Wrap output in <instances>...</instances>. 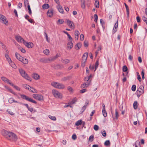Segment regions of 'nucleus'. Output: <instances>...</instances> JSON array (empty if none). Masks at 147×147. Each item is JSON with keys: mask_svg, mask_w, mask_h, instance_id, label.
I'll return each mask as SVG.
<instances>
[{"mask_svg": "<svg viewBox=\"0 0 147 147\" xmlns=\"http://www.w3.org/2000/svg\"><path fill=\"white\" fill-rule=\"evenodd\" d=\"M102 114H103V115L105 117H107V112L105 110H102Z\"/></svg>", "mask_w": 147, "mask_h": 147, "instance_id": "44", "label": "nucleus"}, {"mask_svg": "<svg viewBox=\"0 0 147 147\" xmlns=\"http://www.w3.org/2000/svg\"><path fill=\"white\" fill-rule=\"evenodd\" d=\"M32 96L35 99L39 101L43 100L44 99L43 96L41 94H34L32 95Z\"/></svg>", "mask_w": 147, "mask_h": 147, "instance_id": "6", "label": "nucleus"}, {"mask_svg": "<svg viewBox=\"0 0 147 147\" xmlns=\"http://www.w3.org/2000/svg\"><path fill=\"white\" fill-rule=\"evenodd\" d=\"M98 65H99L98 61V60H97L95 64V69L94 70V71H96V69H97V68L98 67Z\"/></svg>", "mask_w": 147, "mask_h": 147, "instance_id": "42", "label": "nucleus"}, {"mask_svg": "<svg viewBox=\"0 0 147 147\" xmlns=\"http://www.w3.org/2000/svg\"><path fill=\"white\" fill-rule=\"evenodd\" d=\"M82 46V44L81 43L79 42L76 45V47H77V50L79 49Z\"/></svg>", "mask_w": 147, "mask_h": 147, "instance_id": "37", "label": "nucleus"}, {"mask_svg": "<svg viewBox=\"0 0 147 147\" xmlns=\"http://www.w3.org/2000/svg\"><path fill=\"white\" fill-rule=\"evenodd\" d=\"M63 66L62 65H57L56 66V68L57 69H59L63 68Z\"/></svg>", "mask_w": 147, "mask_h": 147, "instance_id": "48", "label": "nucleus"}, {"mask_svg": "<svg viewBox=\"0 0 147 147\" xmlns=\"http://www.w3.org/2000/svg\"><path fill=\"white\" fill-rule=\"evenodd\" d=\"M10 85L13 87L14 88H15V89H16V90H18V87L17 86H16L15 85H14L13 83H11V84H10Z\"/></svg>", "mask_w": 147, "mask_h": 147, "instance_id": "60", "label": "nucleus"}, {"mask_svg": "<svg viewBox=\"0 0 147 147\" xmlns=\"http://www.w3.org/2000/svg\"><path fill=\"white\" fill-rule=\"evenodd\" d=\"M64 22V21L62 19H59L57 22V24H63Z\"/></svg>", "mask_w": 147, "mask_h": 147, "instance_id": "28", "label": "nucleus"}, {"mask_svg": "<svg viewBox=\"0 0 147 147\" xmlns=\"http://www.w3.org/2000/svg\"><path fill=\"white\" fill-rule=\"evenodd\" d=\"M118 23L117 20L115 24L114 27L112 30V33L113 34H114L117 31L118 27Z\"/></svg>", "mask_w": 147, "mask_h": 147, "instance_id": "12", "label": "nucleus"}, {"mask_svg": "<svg viewBox=\"0 0 147 147\" xmlns=\"http://www.w3.org/2000/svg\"><path fill=\"white\" fill-rule=\"evenodd\" d=\"M61 61L64 63L67 64L69 63L70 62V60L68 59H61Z\"/></svg>", "mask_w": 147, "mask_h": 147, "instance_id": "19", "label": "nucleus"}, {"mask_svg": "<svg viewBox=\"0 0 147 147\" xmlns=\"http://www.w3.org/2000/svg\"><path fill=\"white\" fill-rule=\"evenodd\" d=\"M5 87L7 90L8 91H9V92L14 94H15L14 92H13L12 89H11L10 88L6 86H5Z\"/></svg>", "mask_w": 147, "mask_h": 147, "instance_id": "26", "label": "nucleus"}, {"mask_svg": "<svg viewBox=\"0 0 147 147\" xmlns=\"http://www.w3.org/2000/svg\"><path fill=\"white\" fill-rule=\"evenodd\" d=\"M103 136L105 137L106 136V133L105 130H103L101 132Z\"/></svg>", "mask_w": 147, "mask_h": 147, "instance_id": "53", "label": "nucleus"}, {"mask_svg": "<svg viewBox=\"0 0 147 147\" xmlns=\"http://www.w3.org/2000/svg\"><path fill=\"white\" fill-rule=\"evenodd\" d=\"M31 92L33 93H37V90L34 88H30L29 90Z\"/></svg>", "mask_w": 147, "mask_h": 147, "instance_id": "32", "label": "nucleus"}, {"mask_svg": "<svg viewBox=\"0 0 147 147\" xmlns=\"http://www.w3.org/2000/svg\"><path fill=\"white\" fill-rule=\"evenodd\" d=\"M141 75L142 76V79L144 80V71L143 70L141 72Z\"/></svg>", "mask_w": 147, "mask_h": 147, "instance_id": "63", "label": "nucleus"}, {"mask_svg": "<svg viewBox=\"0 0 147 147\" xmlns=\"http://www.w3.org/2000/svg\"><path fill=\"white\" fill-rule=\"evenodd\" d=\"M19 42L21 43H23L24 45L25 44L26 42L24 40L21 36H19Z\"/></svg>", "mask_w": 147, "mask_h": 147, "instance_id": "25", "label": "nucleus"}, {"mask_svg": "<svg viewBox=\"0 0 147 147\" xmlns=\"http://www.w3.org/2000/svg\"><path fill=\"white\" fill-rule=\"evenodd\" d=\"M5 56L8 62L11 61V60L7 54H5Z\"/></svg>", "mask_w": 147, "mask_h": 147, "instance_id": "24", "label": "nucleus"}, {"mask_svg": "<svg viewBox=\"0 0 147 147\" xmlns=\"http://www.w3.org/2000/svg\"><path fill=\"white\" fill-rule=\"evenodd\" d=\"M142 19L143 21L145 22L147 21V18L145 16H143L142 18Z\"/></svg>", "mask_w": 147, "mask_h": 147, "instance_id": "64", "label": "nucleus"}, {"mask_svg": "<svg viewBox=\"0 0 147 147\" xmlns=\"http://www.w3.org/2000/svg\"><path fill=\"white\" fill-rule=\"evenodd\" d=\"M73 47V43L72 41L68 42L67 45V48L69 50H70Z\"/></svg>", "mask_w": 147, "mask_h": 147, "instance_id": "16", "label": "nucleus"}, {"mask_svg": "<svg viewBox=\"0 0 147 147\" xmlns=\"http://www.w3.org/2000/svg\"><path fill=\"white\" fill-rule=\"evenodd\" d=\"M52 93L54 96L56 98H62V94L56 90H52Z\"/></svg>", "mask_w": 147, "mask_h": 147, "instance_id": "4", "label": "nucleus"}, {"mask_svg": "<svg viewBox=\"0 0 147 147\" xmlns=\"http://www.w3.org/2000/svg\"><path fill=\"white\" fill-rule=\"evenodd\" d=\"M68 36V42L69 41H72V38H71V36H70V35H68V36Z\"/></svg>", "mask_w": 147, "mask_h": 147, "instance_id": "52", "label": "nucleus"}, {"mask_svg": "<svg viewBox=\"0 0 147 147\" xmlns=\"http://www.w3.org/2000/svg\"><path fill=\"white\" fill-rule=\"evenodd\" d=\"M66 21L67 25L69 26L70 28L74 29V25L73 22L68 19H67Z\"/></svg>", "mask_w": 147, "mask_h": 147, "instance_id": "9", "label": "nucleus"}, {"mask_svg": "<svg viewBox=\"0 0 147 147\" xmlns=\"http://www.w3.org/2000/svg\"><path fill=\"white\" fill-rule=\"evenodd\" d=\"M19 72L21 76L26 80L31 82L32 79L30 76L27 74L25 71L22 69H19Z\"/></svg>", "mask_w": 147, "mask_h": 147, "instance_id": "2", "label": "nucleus"}, {"mask_svg": "<svg viewBox=\"0 0 147 147\" xmlns=\"http://www.w3.org/2000/svg\"><path fill=\"white\" fill-rule=\"evenodd\" d=\"M57 8L59 12L62 14L64 13V11L63 9L62 8L61 5L60 4L57 5Z\"/></svg>", "mask_w": 147, "mask_h": 147, "instance_id": "15", "label": "nucleus"}, {"mask_svg": "<svg viewBox=\"0 0 147 147\" xmlns=\"http://www.w3.org/2000/svg\"><path fill=\"white\" fill-rule=\"evenodd\" d=\"M81 2V6L82 9L85 8V0H80Z\"/></svg>", "mask_w": 147, "mask_h": 147, "instance_id": "21", "label": "nucleus"}, {"mask_svg": "<svg viewBox=\"0 0 147 147\" xmlns=\"http://www.w3.org/2000/svg\"><path fill=\"white\" fill-rule=\"evenodd\" d=\"M52 57H50L46 58L47 63H48L50 62L54 61Z\"/></svg>", "mask_w": 147, "mask_h": 147, "instance_id": "30", "label": "nucleus"}, {"mask_svg": "<svg viewBox=\"0 0 147 147\" xmlns=\"http://www.w3.org/2000/svg\"><path fill=\"white\" fill-rule=\"evenodd\" d=\"M94 21L96 22H97V20H98V16L97 14H95L94 15Z\"/></svg>", "mask_w": 147, "mask_h": 147, "instance_id": "59", "label": "nucleus"}, {"mask_svg": "<svg viewBox=\"0 0 147 147\" xmlns=\"http://www.w3.org/2000/svg\"><path fill=\"white\" fill-rule=\"evenodd\" d=\"M144 87L143 86L141 85L140 86L139 88L137 90V93L141 94L143 93L144 92Z\"/></svg>", "mask_w": 147, "mask_h": 147, "instance_id": "11", "label": "nucleus"}, {"mask_svg": "<svg viewBox=\"0 0 147 147\" xmlns=\"http://www.w3.org/2000/svg\"><path fill=\"white\" fill-rule=\"evenodd\" d=\"M84 35L83 34H81L80 35V39L81 41H82L84 39Z\"/></svg>", "mask_w": 147, "mask_h": 147, "instance_id": "62", "label": "nucleus"}, {"mask_svg": "<svg viewBox=\"0 0 147 147\" xmlns=\"http://www.w3.org/2000/svg\"><path fill=\"white\" fill-rule=\"evenodd\" d=\"M21 97L23 99H24L27 101L35 104H36L37 103L36 101L33 100L32 98L25 95L23 94L21 95Z\"/></svg>", "mask_w": 147, "mask_h": 147, "instance_id": "5", "label": "nucleus"}, {"mask_svg": "<svg viewBox=\"0 0 147 147\" xmlns=\"http://www.w3.org/2000/svg\"><path fill=\"white\" fill-rule=\"evenodd\" d=\"M24 45L29 49L31 48L34 46V44L31 42H26Z\"/></svg>", "mask_w": 147, "mask_h": 147, "instance_id": "13", "label": "nucleus"}, {"mask_svg": "<svg viewBox=\"0 0 147 147\" xmlns=\"http://www.w3.org/2000/svg\"><path fill=\"white\" fill-rule=\"evenodd\" d=\"M124 5H125V7L126 8V11H127V14L128 15H129V9L127 5L126 4V3H124Z\"/></svg>", "mask_w": 147, "mask_h": 147, "instance_id": "41", "label": "nucleus"}, {"mask_svg": "<svg viewBox=\"0 0 147 147\" xmlns=\"http://www.w3.org/2000/svg\"><path fill=\"white\" fill-rule=\"evenodd\" d=\"M119 115L117 111V109H116L115 110V119H117L119 117Z\"/></svg>", "mask_w": 147, "mask_h": 147, "instance_id": "40", "label": "nucleus"}, {"mask_svg": "<svg viewBox=\"0 0 147 147\" xmlns=\"http://www.w3.org/2000/svg\"><path fill=\"white\" fill-rule=\"evenodd\" d=\"M23 86L25 88L28 89L29 90L30 88H31V87L29 85L26 84L24 85Z\"/></svg>", "mask_w": 147, "mask_h": 147, "instance_id": "47", "label": "nucleus"}, {"mask_svg": "<svg viewBox=\"0 0 147 147\" xmlns=\"http://www.w3.org/2000/svg\"><path fill=\"white\" fill-rule=\"evenodd\" d=\"M84 46L85 47H87L88 46V41L85 40L84 42Z\"/></svg>", "mask_w": 147, "mask_h": 147, "instance_id": "54", "label": "nucleus"}, {"mask_svg": "<svg viewBox=\"0 0 147 147\" xmlns=\"http://www.w3.org/2000/svg\"><path fill=\"white\" fill-rule=\"evenodd\" d=\"M54 9L52 8L49 9L47 12V15L49 17H52L53 15Z\"/></svg>", "mask_w": 147, "mask_h": 147, "instance_id": "8", "label": "nucleus"}, {"mask_svg": "<svg viewBox=\"0 0 147 147\" xmlns=\"http://www.w3.org/2000/svg\"><path fill=\"white\" fill-rule=\"evenodd\" d=\"M1 79L4 82L10 84H11V82H10V81L6 78L4 77H1Z\"/></svg>", "mask_w": 147, "mask_h": 147, "instance_id": "17", "label": "nucleus"}, {"mask_svg": "<svg viewBox=\"0 0 147 147\" xmlns=\"http://www.w3.org/2000/svg\"><path fill=\"white\" fill-rule=\"evenodd\" d=\"M137 76H138V80H139V81L140 82H141V80H142V79H141V77H140V74H139L138 72H137Z\"/></svg>", "mask_w": 147, "mask_h": 147, "instance_id": "45", "label": "nucleus"}, {"mask_svg": "<svg viewBox=\"0 0 147 147\" xmlns=\"http://www.w3.org/2000/svg\"><path fill=\"white\" fill-rule=\"evenodd\" d=\"M95 6L97 8H98L99 6V2L98 1H96L94 3Z\"/></svg>", "mask_w": 147, "mask_h": 147, "instance_id": "39", "label": "nucleus"}, {"mask_svg": "<svg viewBox=\"0 0 147 147\" xmlns=\"http://www.w3.org/2000/svg\"><path fill=\"white\" fill-rule=\"evenodd\" d=\"M19 60L24 64H27L28 63V60L21 56H19Z\"/></svg>", "mask_w": 147, "mask_h": 147, "instance_id": "10", "label": "nucleus"}, {"mask_svg": "<svg viewBox=\"0 0 147 147\" xmlns=\"http://www.w3.org/2000/svg\"><path fill=\"white\" fill-rule=\"evenodd\" d=\"M110 142L109 140H106L104 144L105 146H107L110 145Z\"/></svg>", "mask_w": 147, "mask_h": 147, "instance_id": "46", "label": "nucleus"}, {"mask_svg": "<svg viewBox=\"0 0 147 147\" xmlns=\"http://www.w3.org/2000/svg\"><path fill=\"white\" fill-rule=\"evenodd\" d=\"M10 65L13 68L16 69V66L14 63L11 60V61L8 62Z\"/></svg>", "mask_w": 147, "mask_h": 147, "instance_id": "23", "label": "nucleus"}, {"mask_svg": "<svg viewBox=\"0 0 147 147\" xmlns=\"http://www.w3.org/2000/svg\"><path fill=\"white\" fill-rule=\"evenodd\" d=\"M90 81L88 83H85L82 84L81 86V88H84L88 87L90 84Z\"/></svg>", "mask_w": 147, "mask_h": 147, "instance_id": "18", "label": "nucleus"}, {"mask_svg": "<svg viewBox=\"0 0 147 147\" xmlns=\"http://www.w3.org/2000/svg\"><path fill=\"white\" fill-rule=\"evenodd\" d=\"M127 70V67L125 65L123 67V71L124 72H126Z\"/></svg>", "mask_w": 147, "mask_h": 147, "instance_id": "51", "label": "nucleus"}, {"mask_svg": "<svg viewBox=\"0 0 147 147\" xmlns=\"http://www.w3.org/2000/svg\"><path fill=\"white\" fill-rule=\"evenodd\" d=\"M9 103H11L13 102H18L16 101L13 98H10L9 100Z\"/></svg>", "mask_w": 147, "mask_h": 147, "instance_id": "34", "label": "nucleus"}, {"mask_svg": "<svg viewBox=\"0 0 147 147\" xmlns=\"http://www.w3.org/2000/svg\"><path fill=\"white\" fill-rule=\"evenodd\" d=\"M42 8L43 9H47L49 7V6L48 4H45L42 5Z\"/></svg>", "mask_w": 147, "mask_h": 147, "instance_id": "27", "label": "nucleus"}, {"mask_svg": "<svg viewBox=\"0 0 147 147\" xmlns=\"http://www.w3.org/2000/svg\"><path fill=\"white\" fill-rule=\"evenodd\" d=\"M133 106L134 109H136L138 107V102L137 101H135L134 102Z\"/></svg>", "mask_w": 147, "mask_h": 147, "instance_id": "33", "label": "nucleus"}, {"mask_svg": "<svg viewBox=\"0 0 147 147\" xmlns=\"http://www.w3.org/2000/svg\"><path fill=\"white\" fill-rule=\"evenodd\" d=\"M0 45L4 49L6 48V46L1 42L0 41Z\"/></svg>", "mask_w": 147, "mask_h": 147, "instance_id": "61", "label": "nucleus"}, {"mask_svg": "<svg viewBox=\"0 0 147 147\" xmlns=\"http://www.w3.org/2000/svg\"><path fill=\"white\" fill-rule=\"evenodd\" d=\"M27 7L29 11V14L31 15L32 13V11L30 9V6L29 5H27Z\"/></svg>", "mask_w": 147, "mask_h": 147, "instance_id": "49", "label": "nucleus"}, {"mask_svg": "<svg viewBox=\"0 0 147 147\" xmlns=\"http://www.w3.org/2000/svg\"><path fill=\"white\" fill-rule=\"evenodd\" d=\"M88 53H84L82 57V60L84 61H86L88 56Z\"/></svg>", "mask_w": 147, "mask_h": 147, "instance_id": "20", "label": "nucleus"}, {"mask_svg": "<svg viewBox=\"0 0 147 147\" xmlns=\"http://www.w3.org/2000/svg\"><path fill=\"white\" fill-rule=\"evenodd\" d=\"M70 78V77L69 76H67L62 78L61 80L63 82H65L67 80H69Z\"/></svg>", "mask_w": 147, "mask_h": 147, "instance_id": "31", "label": "nucleus"}, {"mask_svg": "<svg viewBox=\"0 0 147 147\" xmlns=\"http://www.w3.org/2000/svg\"><path fill=\"white\" fill-rule=\"evenodd\" d=\"M94 129L95 130L97 131L98 129V127L97 125H95L94 126Z\"/></svg>", "mask_w": 147, "mask_h": 147, "instance_id": "58", "label": "nucleus"}, {"mask_svg": "<svg viewBox=\"0 0 147 147\" xmlns=\"http://www.w3.org/2000/svg\"><path fill=\"white\" fill-rule=\"evenodd\" d=\"M0 20L2 23L5 24L7 25L8 22L5 17L3 15L0 14Z\"/></svg>", "mask_w": 147, "mask_h": 147, "instance_id": "7", "label": "nucleus"}, {"mask_svg": "<svg viewBox=\"0 0 147 147\" xmlns=\"http://www.w3.org/2000/svg\"><path fill=\"white\" fill-rule=\"evenodd\" d=\"M41 62L44 63H47L46 59L41 58L40 59Z\"/></svg>", "mask_w": 147, "mask_h": 147, "instance_id": "50", "label": "nucleus"}, {"mask_svg": "<svg viewBox=\"0 0 147 147\" xmlns=\"http://www.w3.org/2000/svg\"><path fill=\"white\" fill-rule=\"evenodd\" d=\"M32 77L33 79L36 80H39L40 78V76L37 74L35 73H33L32 74Z\"/></svg>", "mask_w": 147, "mask_h": 147, "instance_id": "14", "label": "nucleus"}, {"mask_svg": "<svg viewBox=\"0 0 147 147\" xmlns=\"http://www.w3.org/2000/svg\"><path fill=\"white\" fill-rule=\"evenodd\" d=\"M80 33L79 32L76 30L75 31V39L76 40H78L79 37V34Z\"/></svg>", "mask_w": 147, "mask_h": 147, "instance_id": "22", "label": "nucleus"}, {"mask_svg": "<svg viewBox=\"0 0 147 147\" xmlns=\"http://www.w3.org/2000/svg\"><path fill=\"white\" fill-rule=\"evenodd\" d=\"M94 136L93 135L91 136L89 138V140L90 141L92 142L93 140Z\"/></svg>", "mask_w": 147, "mask_h": 147, "instance_id": "57", "label": "nucleus"}, {"mask_svg": "<svg viewBox=\"0 0 147 147\" xmlns=\"http://www.w3.org/2000/svg\"><path fill=\"white\" fill-rule=\"evenodd\" d=\"M43 52L44 53L47 55H49L50 51L49 49H45L44 51Z\"/></svg>", "mask_w": 147, "mask_h": 147, "instance_id": "35", "label": "nucleus"}, {"mask_svg": "<svg viewBox=\"0 0 147 147\" xmlns=\"http://www.w3.org/2000/svg\"><path fill=\"white\" fill-rule=\"evenodd\" d=\"M60 57V54H59L57 53L55 56L52 57L54 61L55 60L57 59L58 57Z\"/></svg>", "mask_w": 147, "mask_h": 147, "instance_id": "38", "label": "nucleus"}, {"mask_svg": "<svg viewBox=\"0 0 147 147\" xmlns=\"http://www.w3.org/2000/svg\"><path fill=\"white\" fill-rule=\"evenodd\" d=\"M77 98H75L71 101L69 102L70 104L72 105L74 104L77 101Z\"/></svg>", "mask_w": 147, "mask_h": 147, "instance_id": "36", "label": "nucleus"}, {"mask_svg": "<svg viewBox=\"0 0 147 147\" xmlns=\"http://www.w3.org/2000/svg\"><path fill=\"white\" fill-rule=\"evenodd\" d=\"M49 117L50 118V119H51L55 121L56 119V118L55 116H52L49 115Z\"/></svg>", "mask_w": 147, "mask_h": 147, "instance_id": "43", "label": "nucleus"}, {"mask_svg": "<svg viewBox=\"0 0 147 147\" xmlns=\"http://www.w3.org/2000/svg\"><path fill=\"white\" fill-rule=\"evenodd\" d=\"M51 85L55 88L61 90L65 88L64 84L58 82H53L51 83Z\"/></svg>", "mask_w": 147, "mask_h": 147, "instance_id": "3", "label": "nucleus"}, {"mask_svg": "<svg viewBox=\"0 0 147 147\" xmlns=\"http://www.w3.org/2000/svg\"><path fill=\"white\" fill-rule=\"evenodd\" d=\"M84 61V60H82V61L81 65H82V66L83 67H84V66H85V62L86 61Z\"/></svg>", "mask_w": 147, "mask_h": 147, "instance_id": "55", "label": "nucleus"}, {"mask_svg": "<svg viewBox=\"0 0 147 147\" xmlns=\"http://www.w3.org/2000/svg\"><path fill=\"white\" fill-rule=\"evenodd\" d=\"M1 134L6 139L11 141L16 142L18 140L17 136L12 132L3 129L1 131Z\"/></svg>", "mask_w": 147, "mask_h": 147, "instance_id": "1", "label": "nucleus"}, {"mask_svg": "<svg viewBox=\"0 0 147 147\" xmlns=\"http://www.w3.org/2000/svg\"><path fill=\"white\" fill-rule=\"evenodd\" d=\"M82 121L81 120H80L77 121L75 123V125L76 126H79L82 124Z\"/></svg>", "mask_w": 147, "mask_h": 147, "instance_id": "29", "label": "nucleus"}, {"mask_svg": "<svg viewBox=\"0 0 147 147\" xmlns=\"http://www.w3.org/2000/svg\"><path fill=\"white\" fill-rule=\"evenodd\" d=\"M136 86L135 85H132L131 87V90L133 91H134L136 90Z\"/></svg>", "mask_w": 147, "mask_h": 147, "instance_id": "56", "label": "nucleus"}]
</instances>
